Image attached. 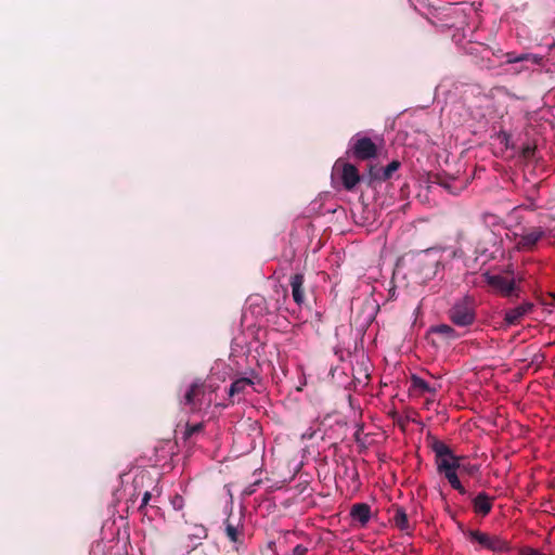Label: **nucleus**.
<instances>
[{"instance_id": "obj_26", "label": "nucleus", "mask_w": 555, "mask_h": 555, "mask_svg": "<svg viewBox=\"0 0 555 555\" xmlns=\"http://www.w3.org/2000/svg\"><path fill=\"white\" fill-rule=\"evenodd\" d=\"M519 555H545V554H544V553H542V552H540V551H539V550H537V548L526 546V547H522V548L519 551Z\"/></svg>"}, {"instance_id": "obj_15", "label": "nucleus", "mask_w": 555, "mask_h": 555, "mask_svg": "<svg viewBox=\"0 0 555 555\" xmlns=\"http://www.w3.org/2000/svg\"><path fill=\"white\" fill-rule=\"evenodd\" d=\"M350 515L354 521H358L364 526L371 518V507L366 503L353 504L350 511Z\"/></svg>"}, {"instance_id": "obj_13", "label": "nucleus", "mask_w": 555, "mask_h": 555, "mask_svg": "<svg viewBox=\"0 0 555 555\" xmlns=\"http://www.w3.org/2000/svg\"><path fill=\"white\" fill-rule=\"evenodd\" d=\"M493 501V496H490L486 492H479L476 496L472 499L473 509L475 514L480 515L482 517L487 516L492 509Z\"/></svg>"}, {"instance_id": "obj_30", "label": "nucleus", "mask_w": 555, "mask_h": 555, "mask_svg": "<svg viewBox=\"0 0 555 555\" xmlns=\"http://www.w3.org/2000/svg\"><path fill=\"white\" fill-rule=\"evenodd\" d=\"M466 240V235L464 233H460L459 234V242L460 244L462 245V243ZM460 250L462 251V247L460 248Z\"/></svg>"}, {"instance_id": "obj_1", "label": "nucleus", "mask_w": 555, "mask_h": 555, "mask_svg": "<svg viewBox=\"0 0 555 555\" xmlns=\"http://www.w3.org/2000/svg\"><path fill=\"white\" fill-rule=\"evenodd\" d=\"M463 534L475 545L476 551L487 550L494 553H505L511 550L509 543L495 534L475 529H465Z\"/></svg>"}, {"instance_id": "obj_3", "label": "nucleus", "mask_w": 555, "mask_h": 555, "mask_svg": "<svg viewBox=\"0 0 555 555\" xmlns=\"http://www.w3.org/2000/svg\"><path fill=\"white\" fill-rule=\"evenodd\" d=\"M435 452L436 465L439 474H447L452 470H457L460 467V459L456 456L449 446L440 440H435L431 444Z\"/></svg>"}, {"instance_id": "obj_22", "label": "nucleus", "mask_w": 555, "mask_h": 555, "mask_svg": "<svg viewBox=\"0 0 555 555\" xmlns=\"http://www.w3.org/2000/svg\"><path fill=\"white\" fill-rule=\"evenodd\" d=\"M380 176H382V167L370 166L367 184L371 185L374 181H382Z\"/></svg>"}, {"instance_id": "obj_6", "label": "nucleus", "mask_w": 555, "mask_h": 555, "mask_svg": "<svg viewBox=\"0 0 555 555\" xmlns=\"http://www.w3.org/2000/svg\"><path fill=\"white\" fill-rule=\"evenodd\" d=\"M224 534L227 539L233 544V550L240 552L244 548V525L240 520L234 522L231 517L224 520Z\"/></svg>"}, {"instance_id": "obj_9", "label": "nucleus", "mask_w": 555, "mask_h": 555, "mask_svg": "<svg viewBox=\"0 0 555 555\" xmlns=\"http://www.w3.org/2000/svg\"><path fill=\"white\" fill-rule=\"evenodd\" d=\"M335 170L340 171L341 183L347 191L353 190L361 180L357 167L352 164L340 163V160H337L335 164Z\"/></svg>"}, {"instance_id": "obj_29", "label": "nucleus", "mask_w": 555, "mask_h": 555, "mask_svg": "<svg viewBox=\"0 0 555 555\" xmlns=\"http://www.w3.org/2000/svg\"><path fill=\"white\" fill-rule=\"evenodd\" d=\"M151 493L149 491H146L144 494H143V498H142V502H141V505H140V509L143 508L144 506H146L151 500Z\"/></svg>"}, {"instance_id": "obj_2", "label": "nucleus", "mask_w": 555, "mask_h": 555, "mask_svg": "<svg viewBox=\"0 0 555 555\" xmlns=\"http://www.w3.org/2000/svg\"><path fill=\"white\" fill-rule=\"evenodd\" d=\"M447 314L455 326L468 327L477 318L475 300L469 296L460 298L450 307Z\"/></svg>"}, {"instance_id": "obj_25", "label": "nucleus", "mask_w": 555, "mask_h": 555, "mask_svg": "<svg viewBox=\"0 0 555 555\" xmlns=\"http://www.w3.org/2000/svg\"><path fill=\"white\" fill-rule=\"evenodd\" d=\"M171 504L173 506L175 509L177 511H180L183 508V505H184V500L181 495H175L171 500Z\"/></svg>"}, {"instance_id": "obj_20", "label": "nucleus", "mask_w": 555, "mask_h": 555, "mask_svg": "<svg viewBox=\"0 0 555 555\" xmlns=\"http://www.w3.org/2000/svg\"><path fill=\"white\" fill-rule=\"evenodd\" d=\"M400 166H401V164L399 160H392L386 167H384V168L382 167L380 180L387 181L388 179H390L392 177L393 172H396L400 168Z\"/></svg>"}, {"instance_id": "obj_4", "label": "nucleus", "mask_w": 555, "mask_h": 555, "mask_svg": "<svg viewBox=\"0 0 555 555\" xmlns=\"http://www.w3.org/2000/svg\"><path fill=\"white\" fill-rule=\"evenodd\" d=\"M486 281L495 292L503 297H519L520 288L516 285L514 279H509L500 274H487Z\"/></svg>"}, {"instance_id": "obj_11", "label": "nucleus", "mask_w": 555, "mask_h": 555, "mask_svg": "<svg viewBox=\"0 0 555 555\" xmlns=\"http://www.w3.org/2000/svg\"><path fill=\"white\" fill-rule=\"evenodd\" d=\"M440 388L441 385L439 383L430 384L416 374L410 377L409 390L417 396L429 393L434 397Z\"/></svg>"}, {"instance_id": "obj_27", "label": "nucleus", "mask_w": 555, "mask_h": 555, "mask_svg": "<svg viewBox=\"0 0 555 555\" xmlns=\"http://www.w3.org/2000/svg\"><path fill=\"white\" fill-rule=\"evenodd\" d=\"M506 56H507V63L522 62L528 59V56L526 54L515 56L512 53H507Z\"/></svg>"}, {"instance_id": "obj_28", "label": "nucleus", "mask_w": 555, "mask_h": 555, "mask_svg": "<svg viewBox=\"0 0 555 555\" xmlns=\"http://www.w3.org/2000/svg\"><path fill=\"white\" fill-rule=\"evenodd\" d=\"M308 551L309 550L307 546L298 544L293 548V555H306Z\"/></svg>"}, {"instance_id": "obj_21", "label": "nucleus", "mask_w": 555, "mask_h": 555, "mask_svg": "<svg viewBox=\"0 0 555 555\" xmlns=\"http://www.w3.org/2000/svg\"><path fill=\"white\" fill-rule=\"evenodd\" d=\"M204 428V425L202 423H197V424H194V425H190L188 424L186 427H185V430L183 433V438L186 440V439H190L192 438L195 434H198L203 430Z\"/></svg>"}, {"instance_id": "obj_5", "label": "nucleus", "mask_w": 555, "mask_h": 555, "mask_svg": "<svg viewBox=\"0 0 555 555\" xmlns=\"http://www.w3.org/2000/svg\"><path fill=\"white\" fill-rule=\"evenodd\" d=\"M350 149L351 155L357 160H369L377 156V146L367 137L356 135Z\"/></svg>"}, {"instance_id": "obj_23", "label": "nucleus", "mask_w": 555, "mask_h": 555, "mask_svg": "<svg viewBox=\"0 0 555 555\" xmlns=\"http://www.w3.org/2000/svg\"><path fill=\"white\" fill-rule=\"evenodd\" d=\"M457 470L460 473H466V474H468L470 476H474L479 470V467L477 465L463 464L460 461V467H457Z\"/></svg>"}, {"instance_id": "obj_8", "label": "nucleus", "mask_w": 555, "mask_h": 555, "mask_svg": "<svg viewBox=\"0 0 555 555\" xmlns=\"http://www.w3.org/2000/svg\"><path fill=\"white\" fill-rule=\"evenodd\" d=\"M204 382L192 383L181 401L190 411L195 412L202 408V400L205 395Z\"/></svg>"}, {"instance_id": "obj_14", "label": "nucleus", "mask_w": 555, "mask_h": 555, "mask_svg": "<svg viewBox=\"0 0 555 555\" xmlns=\"http://www.w3.org/2000/svg\"><path fill=\"white\" fill-rule=\"evenodd\" d=\"M305 276L301 273H296L291 276L289 284L292 287V296L294 301L301 306L305 301V291H304Z\"/></svg>"}, {"instance_id": "obj_18", "label": "nucleus", "mask_w": 555, "mask_h": 555, "mask_svg": "<svg viewBox=\"0 0 555 555\" xmlns=\"http://www.w3.org/2000/svg\"><path fill=\"white\" fill-rule=\"evenodd\" d=\"M433 333L441 335L448 339L459 338L457 332L451 325H448V324H439V325L433 327Z\"/></svg>"}, {"instance_id": "obj_16", "label": "nucleus", "mask_w": 555, "mask_h": 555, "mask_svg": "<svg viewBox=\"0 0 555 555\" xmlns=\"http://www.w3.org/2000/svg\"><path fill=\"white\" fill-rule=\"evenodd\" d=\"M392 521L401 531H409L411 529L408 514L403 507L398 506L395 508Z\"/></svg>"}, {"instance_id": "obj_12", "label": "nucleus", "mask_w": 555, "mask_h": 555, "mask_svg": "<svg viewBox=\"0 0 555 555\" xmlns=\"http://www.w3.org/2000/svg\"><path fill=\"white\" fill-rule=\"evenodd\" d=\"M493 233L489 231L488 229H482V231L475 234V247H474V254L478 256H485L488 257L489 255V246L493 241Z\"/></svg>"}, {"instance_id": "obj_19", "label": "nucleus", "mask_w": 555, "mask_h": 555, "mask_svg": "<svg viewBox=\"0 0 555 555\" xmlns=\"http://www.w3.org/2000/svg\"><path fill=\"white\" fill-rule=\"evenodd\" d=\"M457 470H452V472H449L447 474H444V477L448 479L450 486L459 491V493L465 495L467 494V491L466 489L462 486L460 479H459V476H457Z\"/></svg>"}, {"instance_id": "obj_10", "label": "nucleus", "mask_w": 555, "mask_h": 555, "mask_svg": "<svg viewBox=\"0 0 555 555\" xmlns=\"http://www.w3.org/2000/svg\"><path fill=\"white\" fill-rule=\"evenodd\" d=\"M534 309V305L531 301H524L517 307L507 309L504 312V322L507 326L517 325L521 320L530 314Z\"/></svg>"}, {"instance_id": "obj_17", "label": "nucleus", "mask_w": 555, "mask_h": 555, "mask_svg": "<svg viewBox=\"0 0 555 555\" xmlns=\"http://www.w3.org/2000/svg\"><path fill=\"white\" fill-rule=\"evenodd\" d=\"M253 384L254 383L250 378L241 377L231 384L228 395L231 399H233L235 396L243 393L245 389Z\"/></svg>"}, {"instance_id": "obj_7", "label": "nucleus", "mask_w": 555, "mask_h": 555, "mask_svg": "<svg viewBox=\"0 0 555 555\" xmlns=\"http://www.w3.org/2000/svg\"><path fill=\"white\" fill-rule=\"evenodd\" d=\"M545 236V231L541 227H533L525 229L524 233L519 235L516 243L518 250H533L538 242Z\"/></svg>"}, {"instance_id": "obj_24", "label": "nucleus", "mask_w": 555, "mask_h": 555, "mask_svg": "<svg viewBox=\"0 0 555 555\" xmlns=\"http://www.w3.org/2000/svg\"><path fill=\"white\" fill-rule=\"evenodd\" d=\"M522 157L526 159H531L535 154V146L526 145L521 150Z\"/></svg>"}]
</instances>
